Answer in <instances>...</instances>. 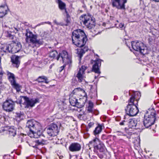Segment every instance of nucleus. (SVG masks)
I'll list each match as a JSON object with an SVG mask.
<instances>
[{"mask_svg":"<svg viewBox=\"0 0 159 159\" xmlns=\"http://www.w3.org/2000/svg\"><path fill=\"white\" fill-rule=\"evenodd\" d=\"M2 83V77H0V85Z\"/></svg>","mask_w":159,"mask_h":159,"instance_id":"5fc2aeb1","label":"nucleus"},{"mask_svg":"<svg viewBox=\"0 0 159 159\" xmlns=\"http://www.w3.org/2000/svg\"><path fill=\"white\" fill-rule=\"evenodd\" d=\"M44 34H45V33L47 34V33L46 32H44Z\"/></svg>","mask_w":159,"mask_h":159,"instance_id":"69168bd1","label":"nucleus"},{"mask_svg":"<svg viewBox=\"0 0 159 159\" xmlns=\"http://www.w3.org/2000/svg\"><path fill=\"white\" fill-rule=\"evenodd\" d=\"M125 131L127 132V130H128V129L127 128H125Z\"/></svg>","mask_w":159,"mask_h":159,"instance_id":"4d7b16f0","label":"nucleus"},{"mask_svg":"<svg viewBox=\"0 0 159 159\" xmlns=\"http://www.w3.org/2000/svg\"><path fill=\"white\" fill-rule=\"evenodd\" d=\"M47 130L48 134L51 137L57 136L59 132V129L57 125L53 123L49 125Z\"/></svg>","mask_w":159,"mask_h":159,"instance_id":"423d86ee","label":"nucleus"},{"mask_svg":"<svg viewBox=\"0 0 159 159\" xmlns=\"http://www.w3.org/2000/svg\"><path fill=\"white\" fill-rule=\"evenodd\" d=\"M35 142L38 145H44L46 143V141L43 139H40L35 141Z\"/></svg>","mask_w":159,"mask_h":159,"instance_id":"c9c22d12","label":"nucleus"},{"mask_svg":"<svg viewBox=\"0 0 159 159\" xmlns=\"http://www.w3.org/2000/svg\"><path fill=\"white\" fill-rule=\"evenodd\" d=\"M115 26L117 28H119L120 29H123V28L124 27V24L122 23H120L119 24L118 26H117V25L116 24Z\"/></svg>","mask_w":159,"mask_h":159,"instance_id":"79ce46f5","label":"nucleus"},{"mask_svg":"<svg viewBox=\"0 0 159 159\" xmlns=\"http://www.w3.org/2000/svg\"><path fill=\"white\" fill-rule=\"evenodd\" d=\"M81 116H79V117H78V118H80L81 117Z\"/></svg>","mask_w":159,"mask_h":159,"instance_id":"0e129e2a","label":"nucleus"},{"mask_svg":"<svg viewBox=\"0 0 159 159\" xmlns=\"http://www.w3.org/2000/svg\"><path fill=\"white\" fill-rule=\"evenodd\" d=\"M21 48V45L19 42H18L16 44H15L13 47H11L10 45H6V50H7L8 52L13 54L18 52Z\"/></svg>","mask_w":159,"mask_h":159,"instance_id":"1a4fd4ad","label":"nucleus"},{"mask_svg":"<svg viewBox=\"0 0 159 159\" xmlns=\"http://www.w3.org/2000/svg\"><path fill=\"white\" fill-rule=\"evenodd\" d=\"M126 45H127L128 47H129V48H130V47H129V46H128V44H127V43H126Z\"/></svg>","mask_w":159,"mask_h":159,"instance_id":"680f3d73","label":"nucleus"},{"mask_svg":"<svg viewBox=\"0 0 159 159\" xmlns=\"http://www.w3.org/2000/svg\"><path fill=\"white\" fill-rule=\"evenodd\" d=\"M87 68V66L83 65L80 68L76 76L79 82H81L84 80L85 78V71Z\"/></svg>","mask_w":159,"mask_h":159,"instance_id":"9d476101","label":"nucleus"},{"mask_svg":"<svg viewBox=\"0 0 159 159\" xmlns=\"http://www.w3.org/2000/svg\"><path fill=\"white\" fill-rule=\"evenodd\" d=\"M81 145L77 143H73L71 144L69 147V150L72 152L80 151L81 149Z\"/></svg>","mask_w":159,"mask_h":159,"instance_id":"6ab92c4d","label":"nucleus"},{"mask_svg":"<svg viewBox=\"0 0 159 159\" xmlns=\"http://www.w3.org/2000/svg\"><path fill=\"white\" fill-rule=\"evenodd\" d=\"M2 107L4 111L10 112L13 110L15 107V103L11 100L7 99L3 102Z\"/></svg>","mask_w":159,"mask_h":159,"instance_id":"6e6552de","label":"nucleus"},{"mask_svg":"<svg viewBox=\"0 0 159 159\" xmlns=\"http://www.w3.org/2000/svg\"><path fill=\"white\" fill-rule=\"evenodd\" d=\"M103 126L102 125L98 124L93 131V134L95 136L98 135L101 132Z\"/></svg>","mask_w":159,"mask_h":159,"instance_id":"c85d7f7f","label":"nucleus"},{"mask_svg":"<svg viewBox=\"0 0 159 159\" xmlns=\"http://www.w3.org/2000/svg\"><path fill=\"white\" fill-rule=\"evenodd\" d=\"M6 133L8 134L9 137H13L15 136L16 134V129L13 128H10L8 131L6 130Z\"/></svg>","mask_w":159,"mask_h":159,"instance_id":"7c9ffc66","label":"nucleus"},{"mask_svg":"<svg viewBox=\"0 0 159 159\" xmlns=\"http://www.w3.org/2000/svg\"><path fill=\"white\" fill-rule=\"evenodd\" d=\"M49 62V60L48 58H45L43 61V62L44 64H46Z\"/></svg>","mask_w":159,"mask_h":159,"instance_id":"37998d69","label":"nucleus"},{"mask_svg":"<svg viewBox=\"0 0 159 159\" xmlns=\"http://www.w3.org/2000/svg\"><path fill=\"white\" fill-rule=\"evenodd\" d=\"M54 65V64H52L51 65H50V67H49L50 68V69H51L52 67V66Z\"/></svg>","mask_w":159,"mask_h":159,"instance_id":"13d9d810","label":"nucleus"},{"mask_svg":"<svg viewBox=\"0 0 159 159\" xmlns=\"http://www.w3.org/2000/svg\"><path fill=\"white\" fill-rule=\"evenodd\" d=\"M156 113L155 111L153 109L151 110H149L147 111L144 115L145 118H148L149 120L155 121L156 118Z\"/></svg>","mask_w":159,"mask_h":159,"instance_id":"dca6fc26","label":"nucleus"},{"mask_svg":"<svg viewBox=\"0 0 159 159\" xmlns=\"http://www.w3.org/2000/svg\"><path fill=\"white\" fill-rule=\"evenodd\" d=\"M77 50L78 55L80 59L83 56V54L88 51V48L87 47L85 46L83 49H77Z\"/></svg>","mask_w":159,"mask_h":159,"instance_id":"a878e982","label":"nucleus"},{"mask_svg":"<svg viewBox=\"0 0 159 159\" xmlns=\"http://www.w3.org/2000/svg\"><path fill=\"white\" fill-rule=\"evenodd\" d=\"M71 19L70 18H66V25H67L68 24L70 23Z\"/></svg>","mask_w":159,"mask_h":159,"instance_id":"49530a36","label":"nucleus"},{"mask_svg":"<svg viewBox=\"0 0 159 159\" xmlns=\"http://www.w3.org/2000/svg\"><path fill=\"white\" fill-rule=\"evenodd\" d=\"M94 125V123L93 122H91L90 123H89L88 125V127L86 128V131H89V129L91 128V127H92L93 125Z\"/></svg>","mask_w":159,"mask_h":159,"instance_id":"ea45409f","label":"nucleus"},{"mask_svg":"<svg viewBox=\"0 0 159 159\" xmlns=\"http://www.w3.org/2000/svg\"><path fill=\"white\" fill-rule=\"evenodd\" d=\"M100 157L101 158H102V156H100Z\"/></svg>","mask_w":159,"mask_h":159,"instance_id":"e2e57ef3","label":"nucleus"},{"mask_svg":"<svg viewBox=\"0 0 159 159\" xmlns=\"http://www.w3.org/2000/svg\"><path fill=\"white\" fill-rule=\"evenodd\" d=\"M40 124L36 121L33 120H29L27 122L26 126L29 129L30 132L32 129H35L36 128H39Z\"/></svg>","mask_w":159,"mask_h":159,"instance_id":"2eb2a0df","label":"nucleus"},{"mask_svg":"<svg viewBox=\"0 0 159 159\" xmlns=\"http://www.w3.org/2000/svg\"><path fill=\"white\" fill-rule=\"evenodd\" d=\"M138 106L137 105L131 106L128 105L125 110L126 114L130 116H136L139 111Z\"/></svg>","mask_w":159,"mask_h":159,"instance_id":"0eeeda50","label":"nucleus"},{"mask_svg":"<svg viewBox=\"0 0 159 159\" xmlns=\"http://www.w3.org/2000/svg\"><path fill=\"white\" fill-rule=\"evenodd\" d=\"M82 107H77L78 108L76 109L77 111L79 113V114L78 115V117L79 116H81L83 115L84 114V112L83 109L82 108Z\"/></svg>","mask_w":159,"mask_h":159,"instance_id":"e433bc0d","label":"nucleus"},{"mask_svg":"<svg viewBox=\"0 0 159 159\" xmlns=\"http://www.w3.org/2000/svg\"><path fill=\"white\" fill-rule=\"evenodd\" d=\"M6 47V46L5 47ZM5 50H2L0 51V55L1 56H3L5 54H6L7 52H8L7 50H6V48H5Z\"/></svg>","mask_w":159,"mask_h":159,"instance_id":"a19ab883","label":"nucleus"},{"mask_svg":"<svg viewBox=\"0 0 159 159\" xmlns=\"http://www.w3.org/2000/svg\"><path fill=\"white\" fill-rule=\"evenodd\" d=\"M37 35L33 34V33L29 29L26 30L25 36H26L25 41L26 43H31L35 39Z\"/></svg>","mask_w":159,"mask_h":159,"instance_id":"ddd939ff","label":"nucleus"},{"mask_svg":"<svg viewBox=\"0 0 159 159\" xmlns=\"http://www.w3.org/2000/svg\"><path fill=\"white\" fill-rule=\"evenodd\" d=\"M33 147H34V146H32Z\"/></svg>","mask_w":159,"mask_h":159,"instance_id":"774afa93","label":"nucleus"},{"mask_svg":"<svg viewBox=\"0 0 159 159\" xmlns=\"http://www.w3.org/2000/svg\"><path fill=\"white\" fill-rule=\"evenodd\" d=\"M23 98L24 102V103L28 107H33L34 106L35 104L39 102V99L38 98L30 99L29 98L26 96H22Z\"/></svg>","mask_w":159,"mask_h":159,"instance_id":"f8f14e48","label":"nucleus"},{"mask_svg":"<svg viewBox=\"0 0 159 159\" xmlns=\"http://www.w3.org/2000/svg\"><path fill=\"white\" fill-rule=\"evenodd\" d=\"M40 23L41 25H43L45 24V22H42Z\"/></svg>","mask_w":159,"mask_h":159,"instance_id":"6e6d98bb","label":"nucleus"},{"mask_svg":"<svg viewBox=\"0 0 159 159\" xmlns=\"http://www.w3.org/2000/svg\"><path fill=\"white\" fill-rule=\"evenodd\" d=\"M53 22L56 24L57 25H60V24L57 22V21L56 20H53Z\"/></svg>","mask_w":159,"mask_h":159,"instance_id":"8fccbe9b","label":"nucleus"},{"mask_svg":"<svg viewBox=\"0 0 159 159\" xmlns=\"http://www.w3.org/2000/svg\"><path fill=\"white\" fill-rule=\"evenodd\" d=\"M61 58L64 65L70 64L71 62L70 58L69 57L67 52L65 50L63 51L56 57L57 60Z\"/></svg>","mask_w":159,"mask_h":159,"instance_id":"39448f33","label":"nucleus"},{"mask_svg":"<svg viewBox=\"0 0 159 159\" xmlns=\"http://www.w3.org/2000/svg\"><path fill=\"white\" fill-rule=\"evenodd\" d=\"M101 139L103 140L107 139V136L106 135L103 134L101 136Z\"/></svg>","mask_w":159,"mask_h":159,"instance_id":"a18cd8bd","label":"nucleus"},{"mask_svg":"<svg viewBox=\"0 0 159 159\" xmlns=\"http://www.w3.org/2000/svg\"><path fill=\"white\" fill-rule=\"evenodd\" d=\"M24 24L26 25H27V26H29V24L27 22H25L24 23Z\"/></svg>","mask_w":159,"mask_h":159,"instance_id":"864d4df0","label":"nucleus"},{"mask_svg":"<svg viewBox=\"0 0 159 159\" xmlns=\"http://www.w3.org/2000/svg\"><path fill=\"white\" fill-rule=\"evenodd\" d=\"M147 118H145L144 116L143 121L144 125L146 128H149L154 124L155 122V121L153 120L150 121V120H148Z\"/></svg>","mask_w":159,"mask_h":159,"instance_id":"393cba45","label":"nucleus"},{"mask_svg":"<svg viewBox=\"0 0 159 159\" xmlns=\"http://www.w3.org/2000/svg\"><path fill=\"white\" fill-rule=\"evenodd\" d=\"M137 94L139 97V98L136 99L135 97L132 95L128 100V105L131 106L137 104V106H138V102L141 97V94L140 93L138 92L137 93Z\"/></svg>","mask_w":159,"mask_h":159,"instance_id":"4be33fe9","label":"nucleus"},{"mask_svg":"<svg viewBox=\"0 0 159 159\" xmlns=\"http://www.w3.org/2000/svg\"><path fill=\"white\" fill-rule=\"evenodd\" d=\"M93 104L91 101L89 102L88 105L87 107V111L88 113L95 114V111L93 110Z\"/></svg>","mask_w":159,"mask_h":159,"instance_id":"c756f323","label":"nucleus"},{"mask_svg":"<svg viewBox=\"0 0 159 159\" xmlns=\"http://www.w3.org/2000/svg\"><path fill=\"white\" fill-rule=\"evenodd\" d=\"M7 7L6 5L0 6V18H2L7 14Z\"/></svg>","mask_w":159,"mask_h":159,"instance_id":"b1692460","label":"nucleus"},{"mask_svg":"<svg viewBox=\"0 0 159 159\" xmlns=\"http://www.w3.org/2000/svg\"><path fill=\"white\" fill-rule=\"evenodd\" d=\"M65 12L66 13V18H70V15H69V14L66 10Z\"/></svg>","mask_w":159,"mask_h":159,"instance_id":"09e8293b","label":"nucleus"},{"mask_svg":"<svg viewBox=\"0 0 159 159\" xmlns=\"http://www.w3.org/2000/svg\"><path fill=\"white\" fill-rule=\"evenodd\" d=\"M48 48H51V47H48Z\"/></svg>","mask_w":159,"mask_h":159,"instance_id":"338daca9","label":"nucleus"},{"mask_svg":"<svg viewBox=\"0 0 159 159\" xmlns=\"http://www.w3.org/2000/svg\"><path fill=\"white\" fill-rule=\"evenodd\" d=\"M40 25H41L40 23H39L38 24H37V26H39Z\"/></svg>","mask_w":159,"mask_h":159,"instance_id":"052dcab7","label":"nucleus"},{"mask_svg":"<svg viewBox=\"0 0 159 159\" xmlns=\"http://www.w3.org/2000/svg\"><path fill=\"white\" fill-rule=\"evenodd\" d=\"M30 132L29 135L31 137H34L35 138H38L41 135L42 129L41 125H40L39 128H36L35 129H32Z\"/></svg>","mask_w":159,"mask_h":159,"instance_id":"4468645a","label":"nucleus"},{"mask_svg":"<svg viewBox=\"0 0 159 159\" xmlns=\"http://www.w3.org/2000/svg\"><path fill=\"white\" fill-rule=\"evenodd\" d=\"M7 75L8 79L10 82L12 87L16 89L17 92H19L20 90L21 86L16 82L15 77L14 75L8 71H7Z\"/></svg>","mask_w":159,"mask_h":159,"instance_id":"20e7f679","label":"nucleus"},{"mask_svg":"<svg viewBox=\"0 0 159 159\" xmlns=\"http://www.w3.org/2000/svg\"><path fill=\"white\" fill-rule=\"evenodd\" d=\"M37 35L35 37V39H34V41H32L31 43L39 45H41L43 44V42L42 39H37Z\"/></svg>","mask_w":159,"mask_h":159,"instance_id":"2f4dec72","label":"nucleus"},{"mask_svg":"<svg viewBox=\"0 0 159 159\" xmlns=\"http://www.w3.org/2000/svg\"><path fill=\"white\" fill-rule=\"evenodd\" d=\"M20 56L16 55L12 56L11 57V61L12 63L13 66L15 67L18 68L19 66L20 61Z\"/></svg>","mask_w":159,"mask_h":159,"instance_id":"412c9836","label":"nucleus"},{"mask_svg":"<svg viewBox=\"0 0 159 159\" xmlns=\"http://www.w3.org/2000/svg\"><path fill=\"white\" fill-rule=\"evenodd\" d=\"M69 101L70 104L73 106H76L77 107H81L84 106V103L81 104L77 102V99L76 98L75 95L70 96Z\"/></svg>","mask_w":159,"mask_h":159,"instance_id":"f3484780","label":"nucleus"},{"mask_svg":"<svg viewBox=\"0 0 159 159\" xmlns=\"http://www.w3.org/2000/svg\"><path fill=\"white\" fill-rule=\"evenodd\" d=\"M128 125L130 128H140L137 120L134 119H130L128 120Z\"/></svg>","mask_w":159,"mask_h":159,"instance_id":"a211bd4d","label":"nucleus"},{"mask_svg":"<svg viewBox=\"0 0 159 159\" xmlns=\"http://www.w3.org/2000/svg\"><path fill=\"white\" fill-rule=\"evenodd\" d=\"M97 149L95 150V148L94 149V152H98V150L100 152H104L105 147L104 145L102 142H101L97 146Z\"/></svg>","mask_w":159,"mask_h":159,"instance_id":"bb28decb","label":"nucleus"},{"mask_svg":"<svg viewBox=\"0 0 159 159\" xmlns=\"http://www.w3.org/2000/svg\"><path fill=\"white\" fill-rule=\"evenodd\" d=\"M74 91H75V92L77 91H80L81 93H83L82 96L84 97H85L87 95L86 94L85 91L80 88H76L74 89Z\"/></svg>","mask_w":159,"mask_h":159,"instance_id":"4c0bfd02","label":"nucleus"},{"mask_svg":"<svg viewBox=\"0 0 159 159\" xmlns=\"http://www.w3.org/2000/svg\"><path fill=\"white\" fill-rule=\"evenodd\" d=\"M100 142L98 138H96L89 142V147H93L94 149L95 148V150H96L97 148V146L99 144Z\"/></svg>","mask_w":159,"mask_h":159,"instance_id":"5701e85b","label":"nucleus"},{"mask_svg":"<svg viewBox=\"0 0 159 159\" xmlns=\"http://www.w3.org/2000/svg\"><path fill=\"white\" fill-rule=\"evenodd\" d=\"M58 53L56 50H52L50 52L49 54V56L51 58H54L56 56H58Z\"/></svg>","mask_w":159,"mask_h":159,"instance_id":"72a5a7b5","label":"nucleus"},{"mask_svg":"<svg viewBox=\"0 0 159 159\" xmlns=\"http://www.w3.org/2000/svg\"><path fill=\"white\" fill-rule=\"evenodd\" d=\"M131 45L133 49L137 51H139L142 54L144 55L148 53L149 50L147 47L140 42L132 41Z\"/></svg>","mask_w":159,"mask_h":159,"instance_id":"7ed1b4c3","label":"nucleus"},{"mask_svg":"<svg viewBox=\"0 0 159 159\" xmlns=\"http://www.w3.org/2000/svg\"><path fill=\"white\" fill-rule=\"evenodd\" d=\"M64 65H64L63 66H62L60 67L61 70H60V71H62V70L64 68V67L65 66H64Z\"/></svg>","mask_w":159,"mask_h":159,"instance_id":"3c124183","label":"nucleus"},{"mask_svg":"<svg viewBox=\"0 0 159 159\" xmlns=\"http://www.w3.org/2000/svg\"><path fill=\"white\" fill-rule=\"evenodd\" d=\"M101 60L100 59L98 60L94 61V64L93 66L92 71L96 73L100 74L101 72L99 70V67L101 65Z\"/></svg>","mask_w":159,"mask_h":159,"instance_id":"aec40b11","label":"nucleus"},{"mask_svg":"<svg viewBox=\"0 0 159 159\" xmlns=\"http://www.w3.org/2000/svg\"><path fill=\"white\" fill-rule=\"evenodd\" d=\"M125 120H122V121L120 122L119 123L120 125H128V120H126L125 119Z\"/></svg>","mask_w":159,"mask_h":159,"instance_id":"58836bf2","label":"nucleus"},{"mask_svg":"<svg viewBox=\"0 0 159 159\" xmlns=\"http://www.w3.org/2000/svg\"><path fill=\"white\" fill-rule=\"evenodd\" d=\"M80 19L83 25L88 29H91L95 27V19L92 16L89 14L82 15L80 16Z\"/></svg>","mask_w":159,"mask_h":159,"instance_id":"f03ea898","label":"nucleus"},{"mask_svg":"<svg viewBox=\"0 0 159 159\" xmlns=\"http://www.w3.org/2000/svg\"><path fill=\"white\" fill-rule=\"evenodd\" d=\"M45 24H49V25H52V23L50 21L45 22Z\"/></svg>","mask_w":159,"mask_h":159,"instance_id":"603ef678","label":"nucleus"},{"mask_svg":"<svg viewBox=\"0 0 159 159\" xmlns=\"http://www.w3.org/2000/svg\"><path fill=\"white\" fill-rule=\"evenodd\" d=\"M116 133L118 135H123L124 136L125 135V134H123V133L121 132L120 131H117Z\"/></svg>","mask_w":159,"mask_h":159,"instance_id":"de8ad7c7","label":"nucleus"},{"mask_svg":"<svg viewBox=\"0 0 159 159\" xmlns=\"http://www.w3.org/2000/svg\"><path fill=\"white\" fill-rule=\"evenodd\" d=\"M35 80L39 83H45L46 84L49 83L47 77L44 75L39 76Z\"/></svg>","mask_w":159,"mask_h":159,"instance_id":"cd10ccee","label":"nucleus"},{"mask_svg":"<svg viewBox=\"0 0 159 159\" xmlns=\"http://www.w3.org/2000/svg\"><path fill=\"white\" fill-rule=\"evenodd\" d=\"M3 34L6 37L9 38L11 39H13L14 36L11 34L10 32L5 31L3 33Z\"/></svg>","mask_w":159,"mask_h":159,"instance_id":"473e14b6","label":"nucleus"},{"mask_svg":"<svg viewBox=\"0 0 159 159\" xmlns=\"http://www.w3.org/2000/svg\"><path fill=\"white\" fill-rule=\"evenodd\" d=\"M127 2V0H114L112 2L113 7H115L117 9H125V4Z\"/></svg>","mask_w":159,"mask_h":159,"instance_id":"9b49d317","label":"nucleus"},{"mask_svg":"<svg viewBox=\"0 0 159 159\" xmlns=\"http://www.w3.org/2000/svg\"><path fill=\"white\" fill-rule=\"evenodd\" d=\"M153 1H155L156 2H159V0H152Z\"/></svg>","mask_w":159,"mask_h":159,"instance_id":"bf43d9fd","label":"nucleus"},{"mask_svg":"<svg viewBox=\"0 0 159 159\" xmlns=\"http://www.w3.org/2000/svg\"><path fill=\"white\" fill-rule=\"evenodd\" d=\"M24 117V114L21 112H16V117L17 119H21Z\"/></svg>","mask_w":159,"mask_h":159,"instance_id":"f704fd0d","label":"nucleus"},{"mask_svg":"<svg viewBox=\"0 0 159 159\" xmlns=\"http://www.w3.org/2000/svg\"><path fill=\"white\" fill-rule=\"evenodd\" d=\"M71 37L73 43L80 48L84 46L88 40L84 31L81 29L75 30L72 32Z\"/></svg>","mask_w":159,"mask_h":159,"instance_id":"f257e3e1","label":"nucleus"},{"mask_svg":"<svg viewBox=\"0 0 159 159\" xmlns=\"http://www.w3.org/2000/svg\"><path fill=\"white\" fill-rule=\"evenodd\" d=\"M3 132H5V133H6V130L5 129V128L2 127L0 129V133H2Z\"/></svg>","mask_w":159,"mask_h":159,"instance_id":"c03bdc74","label":"nucleus"}]
</instances>
